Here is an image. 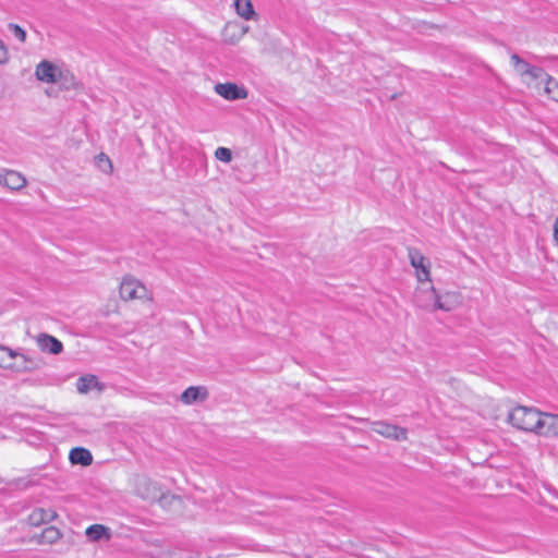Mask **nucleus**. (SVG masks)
<instances>
[{
    "mask_svg": "<svg viewBox=\"0 0 558 558\" xmlns=\"http://www.w3.org/2000/svg\"><path fill=\"white\" fill-rule=\"evenodd\" d=\"M372 429L386 438L399 441L405 440L408 435V430L405 428L383 421L373 423Z\"/></svg>",
    "mask_w": 558,
    "mask_h": 558,
    "instance_id": "0eeeda50",
    "label": "nucleus"
},
{
    "mask_svg": "<svg viewBox=\"0 0 558 558\" xmlns=\"http://www.w3.org/2000/svg\"><path fill=\"white\" fill-rule=\"evenodd\" d=\"M427 291H428V289L417 290V292L415 294V303L417 304V306L425 308L427 311H435L436 308L433 307V301L426 294Z\"/></svg>",
    "mask_w": 558,
    "mask_h": 558,
    "instance_id": "4be33fe9",
    "label": "nucleus"
},
{
    "mask_svg": "<svg viewBox=\"0 0 558 558\" xmlns=\"http://www.w3.org/2000/svg\"><path fill=\"white\" fill-rule=\"evenodd\" d=\"M85 534L90 542H98L102 538L110 539L111 537L110 529L102 524H93L88 526Z\"/></svg>",
    "mask_w": 558,
    "mask_h": 558,
    "instance_id": "dca6fc26",
    "label": "nucleus"
},
{
    "mask_svg": "<svg viewBox=\"0 0 558 558\" xmlns=\"http://www.w3.org/2000/svg\"><path fill=\"white\" fill-rule=\"evenodd\" d=\"M426 294L433 301V307L436 310L450 312L461 304V295L457 292L438 294L436 290L430 287Z\"/></svg>",
    "mask_w": 558,
    "mask_h": 558,
    "instance_id": "20e7f679",
    "label": "nucleus"
},
{
    "mask_svg": "<svg viewBox=\"0 0 558 558\" xmlns=\"http://www.w3.org/2000/svg\"><path fill=\"white\" fill-rule=\"evenodd\" d=\"M98 166L102 169L105 172H109L112 168L110 159L101 154L98 159Z\"/></svg>",
    "mask_w": 558,
    "mask_h": 558,
    "instance_id": "393cba45",
    "label": "nucleus"
},
{
    "mask_svg": "<svg viewBox=\"0 0 558 558\" xmlns=\"http://www.w3.org/2000/svg\"><path fill=\"white\" fill-rule=\"evenodd\" d=\"M8 27L19 40H21L22 43L26 40V32L21 26H19L17 24L10 23Z\"/></svg>",
    "mask_w": 558,
    "mask_h": 558,
    "instance_id": "b1692460",
    "label": "nucleus"
},
{
    "mask_svg": "<svg viewBox=\"0 0 558 558\" xmlns=\"http://www.w3.org/2000/svg\"><path fill=\"white\" fill-rule=\"evenodd\" d=\"M408 256L411 266L415 269L416 278L420 282L430 281V263L429 260L414 247H409Z\"/></svg>",
    "mask_w": 558,
    "mask_h": 558,
    "instance_id": "39448f33",
    "label": "nucleus"
},
{
    "mask_svg": "<svg viewBox=\"0 0 558 558\" xmlns=\"http://www.w3.org/2000/svg\"><path fill=\"white\" fill-rule=\"evenodd\" d=\"M544 76L545 77H537L534 81L535 86L537 88L543 86L545 94L553 100L558 101V83L545 72H544Z\"/></svg>",
    "mask_w": 558,
    "mask_h": 558,
    "instance_id": "4468645a",
    "label": "nucleus"
},
{
    "mask_svg": "<svg viewBox=\"0 0 558 558\" xmlns=\"http://www.w3.org/2000/svg\"><path fill=\"white\" fill-rule=\"evenodd\" d=\"M120 295L125 301L151 300V294L148 289L141 281L133 277L123 278L120 284Z\"/></svg>",
    "mask_w": 558,
    "mask_h": 558,
    "instance_id": "7ed1b4c3",
    "label": "nucleus"
},
{
    "mask_svg": "<svg viewBox=\"0 0 558 558\" xmlns=\"http://www.w3.org/2000/svg\"><path fill=\"white\" fill-rule=\"evenodd\" d=\"M508 421L520 430L541 436L558 435V415L542 413L535 408L518 405L509 412Z\"/></svg>",
    "mask_w": 558,
    "mask_h": 558,
    "instance_id": "f257e3e1",
    "label": "nucleus"
},
{
    "mask_svg": "<svg viewBox=\"0 0 558 558\" xmlns=\"http://www.w3.org/2000/svg\"><path fill=\"white\" fill-rule=\"evenodd\" d=\"M234 7L236 13L244 20H252L255 16V11L251 0H235Z\"/></svg>",
    "mask_w": 558,
    "mask_h": 558,
    "instance_id": "aec40b11",
    "label": "nucleus"
},
{
    "mask_svg": "<svg viewBox=\"0 0 558 558\" xmlns=\"http://www.w3.org/2000/svg\"><path fill=\"white\" fill-rule=\"evenodd\" d=\"M36 361L21 351H0V368L12 372H25L35 368Z\"/></svg>",
    "mask_w": 558,
    "mask_h": 558,
    "instance_id": "f03ea898",
    "label": "nucleus"
},
{
    "mask_svg": "<svg viewBox=\"0 0 558 558\" xmlns=\"http://www.w3.org/2000/svg\"><path fill=\"white\" fill-rule=\"evenodd\" d=\"M76 388L80 393H87L96 388L101 389L97 377L94 375L81 376L76 381Z\"/></svg>",
    "mask_w": 558,
    "mask_h": 558,
    "instance_id": "f3484780",
    "label": "nucleus"
},
{
    "mask_svg": "<svg viewBox=\"0 0 558 558\" xmlns=\"http://www.w3.org/2000/svg\"><path fill=\"white\" fill-rule=\"evenodd\" d=\"M135 492L141 498L149 501L157 500L160 496V489L157 483L147 477L137 478Z\"/></svg>",
    "mask_w": 558,
    "mask_h": 558,
    "instance_id": "1a4fd4ad",
    "label": "nucleus"
},
{
    "mask_svg": "<svg viewBox=\"0 0 558 558\" xmlns=\"http://www.w3.org/2000/svg\"><path fill=\"white\" fill-rule=\"evenodd\" d=\"M69 459L72 464H81L87 466L93 462V456L89 450L76 447L70 451Z\"/></svg>",
    "mask_w": 558,
    "mask_h": 558,
    "instance_id": "2eb2a0df",
    "label": "nucleus"
},
{
    "mask_svg": "<svg viewBox=\"0 0 558 558\" xmlns=\"http://www.w3.org/2000/svg\"><path fill=\"white\" fill-rule=\"evenodd\" d=\"M54 84H58L60 88L62 89H74L77 86V83L75 81V77L72 73L69 71H63L60 69V76H58L57 82Z\"/></svg>",
    "mask_w": 558,
    "mask_h": 558,
    "instance_id": "412c9836",
    "label": "nucleus"
},
{
    "mask_svg": "<svg viewBox=\"0 0 558 558\" xmlns=\"http://www.w3.org/2000/svg\"><path fill=\"white\" fill-rule=\"evenodd\" d=\"M215 157L223 162H230L232 159V153L229 148L218 147L215 151Z\"/></svg>",
    "mask_w": 558,
    "mask_h": 558,
    "instance_id": "5701e85b",
    "label": "nucleus"
},
{
    "mask_svg": "<svg viewBox=\"0 0 558 558\" xmlns=\"http://www.w3.org/2000/svg\"><path fill=\"white\" fill-rule=\"evenodd\" d=\"M36 344L39 349H63L61 341L47 333H39L36 337Z\"/></svg>",
    "mask_w": 558,
    "mask_h": 558,
    "instance_id": "6ab92c4d",
    "label": "nucleus"
},
{
    "mask_svg": "<svg viewBox=\"0 0 558 558\" xmlns=\"http://www.w3.org/2000/svg\"><path fill=\"white\" fill-rule=\"evenodd\" d=\"M215 92L227 100H240L247 97V90L234 83H218L215 85Z\"/></svg>",
    "mask_w": 558,
    "mask_h": 558,
    "instance_id": "9d476101",
    "label": "nucleus"
},
{
    "mask_svg": "<svg viewBox=\"0 0 558 558\" xmlns=\"http://www.w3.org/2000/svg\"><path fill=\"white\" fill-rule=\"evenodd\" d=\"M49 352L52 354H57V353H60L61 351L53 350V351H49Z\"/></svg>",
    "mask_w": 558,
    "mask_h": 558,
    "instance_id": "cd10ccee",
    "label": "nucleus"
},
{
    "mask_svg": "<svg viewBox=\"0 0 558 558\" xmlns=\"http://www.w3.org/2000/svg\"><path fill=\"white\" fill-rule=\"evenodd\" d=\"M208 397V391L205 387L191 386L186 388L180 397V400L184 404H193L197 401H204Z\"/></svg>",
    "mask_w": 558,
    "mask_h": 558,
    "instance_id": "f8f14e48",
    "label": "nucleus"
},
{
    "mask_svg": "<svg viewBox=\"0 0 558 558\" xmlns=\"http://www.w3.org/2000/svg\"><path fill=\"white\" fill-rule=\"evenodd\" d=\"M9 61V51L4 43L0 39V64H5Z\"/></svg>",
    "mask_w": 558,
    "mask_h": 558,
    "instance_id": "a878e982",
    "label": "nucleus"
},
{
    "mask_svg": "<svg viewBox=\"0 0 558 558\" xmlns=\"http://www.w3.org/2000/svg\"><path fill=\"white\" fill-rule=\"evenodd\" d=\"M0 184L10 190H21L26 184V179L17 171L2 170L0 171Z\"/></svg>",
    "mask_w": 558,
    "mask_h": 558,
    "instance_id": "9b49d317",
    "label": "nucleus"
},
{
    "mask_svg": "<svg viewBox=\"0 0 558 558\" xmlns=\"http://www.w3.org/2000/svg\"><path fill=\"white\" fill-rule=\"evenodd\" d=\"M181 558H203V557L199 553H195V554H187Z\"/></svg>",
    "mask_w": 558,
    "mask_h": 558,
    "instance_id": "bb28decb",
    "label": "nucleus"
},
{
    "mask_svg": "<svg viewBox=\"0 0 558 558\" xmlns=\"http://www.w3.org/2000/svg\"><path fill=\"white\" fill-rule=\"evenodd\" d=\"M35 76L40 82L54 84V82L58 80V76H60V68L50 61L44 60L37 64Z\"/></svg>",
    "mask_w": 558,
    "mask_h": 558,
    "instance_id": "6e6552de",
    "label": "nucleus"
},
{
    "mask_svg": "<svg viewBox=\"0 0 558 558\" xmlns=\"http://www.w3.org/2000/svg\"><path fill=\"white\" fill-rule=\"evenodd\" d=\"M56 517V511L50 508H35L28 514V522L31 525L38 526L40 524H45L52 521Z\"/></svg>",
    "mask_w": 558,
    "mask_h": 558,
    "instance_id": "ddd939ff",
    "label": "nucleus"
},
{
    "mask_svg": "<svg viewBox=\"0 0 558 558\" xmlns=\"http://www.w3.org/2000/svg\"><path fill=\"white\" fill-rule=\"evenodd\" d=\"M511 63L527 84L534 83L537 77H545L544 70L542 68L530 65L518 54L511 56Z\"/></svg>",
    "mask_w": 558,
    "mask_h": 558,
    "instance_id": "423d86ee",
    "label": "nucleus"
},
{
    "mask_svg": "<svg viewBox=\"0 0 558 558\" xmlns=\"http://www.w3.org/2000/svg\"><path fill=\"white\" fill-rule=\"evenodd\" d=\"M62 534L59 529L54 526L45 527L38 535L39 544H54L61 538Z\"/></svg>",
    "mask_w": 558,
    "mask_h": 558,
    "instance_id": "a211bd4d",
    "label": "nucleus"
}]
</instances>
